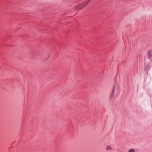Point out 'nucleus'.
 Returning <instances> with one entry per match:
<instances>
[{
	"label": "nucleus",
	"mask_w": 152,
	"mask_h": 152,
	"mask_svg": "<svg viewBox=\"0 0 152 152\" xmlns=\"http://www.w3.org/2000/svg\"><path fill=\"white\" fill-rule=\"evenodd\" d=\"M91 0H87L86 1L82 4L77 6L74 8V9L75 10H79L83 8L88 4L90 1Z\"/></svg>",
	"instance_id": "f257e3e1"
},
{
	"label": "nucleus",
	"mask_w": 152,
	"mask_h": 152,
	"mask_svg": "<svg viewBox=\"0 0 152 152\" xmlns=\"http://www.w3.org/2000/svg\"><path fill=\"white\" fill-rule=\"evenodd\" d=\"M114 92H115V87L114 86L113 87V90L112 91V92L111 93L110 95V99H112L114 96Z\"/></svg>",
	"instance_id": "f03ea898"
},
{
	"label": "nucleus",
	"mask_w": 152,
	"mask_h": 152,
	"mask_svg": "<svg viewBox=\"0 0 152 152\" xmlns=\"http://www.w3.org/2000/svg\"><path fill=\"white\" fill-rule=\"evenodd\" d=\"M106 149L108 150H111L112 149V148L110 146H107L106 148Z\"/></svg>",
	"instance_id": "7ed1b4c3"
},
{
	"label": "nucleus",
	"mask_w": 152,
	"mask_h": 152,
	"mask_svg": "<svg viewBox=\"0 0 152 152\" xmlns=\"http://www.w3.org/2000/svg\"><path fill=\"white\" fill-rule=\"evenodd\" d=\"M148 55L150 56H152V51H149L148 52Z\"/></svg>",
	"instance_id": "20e7f679"
},
{
	"label": "nucleus",
	"mask_w": 152,
	"mask_h": 152,
	"mask_svg": "<svg viewBox=\"0 0 152 152\" xmlns=\"http://www.w3.org/2000/svg\"><path fill=\"white\" fill-rule=\"evenodd\" d=\"M128 152H135V151L133 149H129Z\"/></svg>",
	"instance_id": "39448f33"
}]
</instances>
